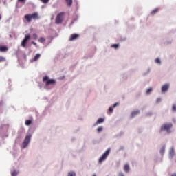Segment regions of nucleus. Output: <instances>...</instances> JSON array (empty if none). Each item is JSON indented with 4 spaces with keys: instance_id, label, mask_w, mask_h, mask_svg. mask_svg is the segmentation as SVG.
Returning a JSON list of instances; mask_svg holds the SVG:
<instances>
[{
    "instance_id": "nucleus-1",
    "label": "nucleus",
    "mask_w": 176,
    "mask_h": 176,
    "mask_svg": "<svg viewBox=\"0 0 176 176\" xmlns=\"http://www.w3.org/2000/svg\"><path fill=\"white\" fill-rule=\"evenodd\" d=\"M173 127H174L173 122H166L161 125L160 133V134H166V135H170V134H173V133H174Z\"/></svg>"
},
{
    "instance_id": "nucleus-2",
    "label": "nucleus",
    "mask_w": 176,
    "mask_h": 176,
    "mask_svg": "<svg viewBox=\"0 0 176 176\" xmlns=\"http://www.w3.org/2000/svg\"><path fill=\"white\" fill-rule=\"evenodd\" d=\"M31 138H32V135H31V133H28L22 142L21 149H27V148H28V146L31 142Z\"/></svg>"
},
{
    "instance_id": "nucleus-3",
    "label": "nucleus",
    "mask_w": 176,
    "mask_h": 176,
    "mask_svg": "<svg viewBox=\"0 0 176 176\" xmlns=\"http://www.w3.org/2000/svg\"><path fill=\"white\" fill-rule=\"evenodd\" d=\"M110 149H107L98 159V163L99 164H102L103 162H105L107 160V158L108 156H109V152Z\"/></svg>"
},
{
    "instance_id": "nucleus-4",
    "label": "nucleus",
    "mask_w": 176,
    "mask_h": 176,
    "mask_svg": "<svg viewBox=\"0 0 176 176\" xmlns=\"http://www.w3.org/2000/svg\"><path fill=\"white\" fill-rule=\"evenodd\" d=\"M43 82L45 83V86H49V85H56V80L50 79L47 76L43 78Z\"/></svg>"
},
{
    "instance_id": "nucleus-5",
    "label": "nucleus",
    "mask_w": 176,
    "mask_h": 176,
    "mask_svg": "<svg viewBox=\"0 0 176 176\" xmlns=\"http://www.w3.org/2000/svg\"><path fill=\"white\" fill-rule=\"evenodd\" d=\"M170 83L166 82L161 86V94H166L170 90Z\"/></svg>"
},
{
    "instance_id": "nucleus-6",
    "label": "nucleus",
    "mask_w": 176,
    "mask_h": 176,
    "mask_svg": "<svg viewBox=\"0 0 176 176\" xmlns=\"http://www.w3.org/2000/svg\"><path fill=\"white\" fill-rule=\"evenodd\" d=\"M64 20V12H60L57 14L56 18V24H61Z\"/></svg>"
},
{
    "instance_id": "nucleus-7",
    "label": "nucleus",
    "mask_w": 176,
    "mask_h": 176,
    "mask_svg": "<svg viewBox=\"0 0 176 176\" xmlns=\"http://www.w3.org/2000/svg\"><path fill=\"white\" fill-rule=\"evenodd\" d=\"M168 156H169V159L173 160L174 158V156H175V148H174V147H170L168 151Z\"/></svg>"
},
{
    "instance_id": "nucleus-8",
    "label": "nucleus",
    "mask_w": 176,
    "mask_h": 176,
    "mask_svg": "<svg viewBox=\"0 0 176 176\" xmlns=\"http://www.w3.org/2000/svg\"><path fill=\"white\" fill-rule=\"evenodd\" d=\"M31 38L30 35H25V38H23V40L21 42V46H22V47H25V43H27V42L28 41V40Z\"/></svg>"
},
{
    "instance_id": "nucleus-9",
    "label": "nucleus",
    "mask_w": 176,
    "mask_h": 176,
    "mask_svg": "<svg viewBox=\"0 0 176 176\" xmlns=\"http://www.w3.org/2000/svg\"><path fill=\"white\" fill-rule=\"evenodd\" d=\"M105 122V119L104 118H99L97 120V121L94 124V127H96V126H98V124H102Z\"/></svg>"
},
{
    "instance_id": "nucleus-10",
    "label": "nucleus",
    "mask_w": 176,
    "mask_h": 176,
    "mask_svg": "<svg viewBox=\"0 0 176 176\" xmlns=\"http://www.w3.org/2000/svg\"><path fill=\"white\" fill-rule=\"evenodd\" d=\"M116 107H119V102L115 103L113 106L109 108V112L110 113H113V109L116 108Z\"/></svg>"
},
{
    "instance_id": "nucleus-11",
    "label": "nucleus",
    "mask_w": 176,
    "mask_h": 176,
    "mask_svg": "<svg viewBox=\"0 0 176 176\" xmlns=\"http://www.w3.org/2000/svg\"><path fill=\"white\" fill-rule=\"evenodd\" d=\"M78 38H79V34H74L70 36L69 41H76V39H78Z\"/></svg>"
},
{
    "instance_id": "nucleus-12",
    "label": "nucleus",
    "mask_w": 176,
    "mask_h": 176,
    "mask_svg": "<svg viewBox=\"0 0 176 176\" xmlns=\"http://www.w3.org/2000/svg\"><path fill=\"white\" fill-rule=\"evenodd\" d=\"M138 115H140V110H135L131 112V118H135Z\"/></svg>"
},
{
    "instance_id": "nucleus-13",
    "label": "nucleus",
    "mask_w": 176,
    "mask_h": 176,
    "mask_svg": "<svg viewBox=\"0 0 176 176\" xmlns=\"http://www.w3.org/2000/svg\"><path fill=\"white\" fill-rule=\"evenodd\" d=\"M153 91V88L152 87H149L146 90V96H151L152 94V92Z\"/></svg>"
},
{
    "instance_id": "nucleus-14",
    "label": "nucleus",
    "mask_w": 176,
    "mask_h": 176,
    "mask_svg": "<svg viewBox=\"0 0 176 176\" xmlns=\"http://www.w3.org/2000/svg\"><path fill=\"white\" fill-rule=\"evenodd\" d=\"M40 57H41V54H36L33 58L30 59L31 63H34V61H37V60H39Z\"/></svg>"
},
{
    "instance_id": "nucleus-15",
    "label": "nucleus",
    "mask_w": 176,
    "mask_h": 176,
    "mask_svg": "<svg viewBox=\"0 0 176 176\" xmlns=\"http://www.w3.org/2000/svg\"><path fill=\"white\" fill-rule=\"evenodd\" d=\"M124 171H125V173H130V164H126L124 166Z\"/></svg>"
},
{
    "instance_id": "nucleus-16",
    "label": "nucleus",
    "mask_w": 176,
    "mask_h": 176,
    "mask_svg": "<svg viewBox=\"0 0 176 176\" xmlns=\"http://www.w3.org/2000/svg\"><path fill=\"white\" fill-rule=\"evenodd\" d=\"M24 19H25V20H27L28 23H31V21L32 20V18L31 17L30 14L25 15Z\"/></svg>"
},
{
    "instance_id": "nucleus-17",
    "label": "nucleus",
    "mask_w": 176,
    "mask_h": 176,
    "mask_svg": "<svg viewBox=\"0 0 176 176\" xmlns=\"http://www.w3.org/2000/svg\"><path fill=\"white\" fill-rule=\"evenodd\" d=\"M19 174H20L19 170H14L11 172V176H17Z\"/></svg>"
},
{
    "instance_id": "nucleus-18",
    "label": "nucleus",
    "mask_w": 176,
    "mask_h": 176,
    "mask_svg": "<svg viewBox=\"0 0 176 176\" xmlns=\"http://www.w3.org/2000/svg\"><path fill=\"white\" fill-rule=\"evenodd\" d=\"M154 63L157 65H162V59L160 58H156L154 60Z\"/></svg>"
},
{
    "instance_id": "nucleus-19",
    "label": "nucleus",
    "mask_w": 176,
    "mask_h": 176,
    "mask_svg": "<svg viewBox=\"0 0 176 176\" xmlns=\"http://www.w3.org/2000/svg\"><path fill=\"white\" fill-rule=\"evenodd\" d=\"M102 130H104V126H100L99 127H98L96 129V131H97L98 134H100V133H102Z\"/></svg>"
},
{
    "instance_id": "nucleus-20",
    "label": "nucleus",
    "mask_w": 176,
    "mask_h": 176,
    "mask_svg": "<svg viewBox=\"0 0 176 176\" xmlns=\"http://www.w3.org/2000/svg\"><path fill=\"white\" fill-rule=\"evenodd\" d=\"M67 176H76V173L74 170H70L67 173Z\"/></svg>"
},
{
    "instance_id": "nucleus-21",
    "label": "nucleus",
    "mask_w": 176,
    "mask_h": 176,
    "mask_svg": "<svg viewBox=\"0 0 176 176\" xmlns=\"http://www.w3.org/2000/svg\"><path fill=\"white\" fill-rule=\"evenodd\" d=\"M113 49H115L116 50H118V49H119V47H120V45L119 44H113L111 46Z\"/></svg>"
},
{
    "instance_id": "nucleus-22",
    "label": "nucleus",
    "mask_w": 176,
    "mask_h": 176,
    "mask_svg": "<svg viewBox=\"0 0 176 176\" xmlns=\"http://www.w3.org/2000/svg\"><path fill=\"white\" fill-rule=\"evenodd\" d=\"M0 52H8V47L5 46H0Z\"/></svg>"
},
{
    "instance_id": "nucleus-23",
    "label": "nucleus",
    "mask_w": 176,
    "mask_h": 176,
    "mask_svg": "<svg viewBox=\"0 0 176 176\" xmlns=\"http://www.w3.org/2000/svg\"><path fill=\"white\" fill-rule=\"evenodd\" d=\"M151 72V69H147L144 73V76H146V75H148Z\"/></svg>"
},
{
    "instance_id": "nucleus-24",
    "label": "nucleus",
    "mask_w": 176,
    "mask_h": 176,
    "mask_svg": "<svg viewBox=\"0 0 176 176\" xmlns=\"http://www.w3.org/2000/svg\"><path fill=\"white\" fill-rule=\"evenodd\" d=\"M166 152V146H162L160 153H161V155H163L164 153H165Z\"/></svg>"
},
{
    "instance_id": "nucleus-25",
    "label": "nucleus",
    "mask_w": 176,
    "mask_h": 176,
    "mask_svg": "<svg viewBox=\"0 0 176 176\" xmlns=\"http://www.w3.org/2000/svg\"><path fill=\"white\" fill-rule=\"evenodd\" d=\"M30 16L32 17V19H36V17H38V13L35 12L34 14H30Z\"/></svg>"
},
{
    "instance_id": "nucleus-26",
    "label": "nucleus",
    "mask_w": 176,
    "mask_h": 176,
    "mask_svg": "<svg viewBox=\"0 0 176 176\" xmlns=\"http://www.w3.org/2000/svg\"><path fill=\"white\" fill-rule=\"evenodd\" d=\"M45 41H46V38H45V37H41L38 39V42H40V43H43V42H45Z\"/></svg>"
},
{
    "instance_id": "nucleus-27",
    "label": "nucleus",
    "mask_w": 176,
    "mask_h": 176,
    "mask_svg": "<svg viewBox=\"0 0 176 176\" xmlns=\"http://www.w3.org/2000/svg\"><path fill=\"white\" fill-rule=\"evenodd\" d=\"M31 123H32L31 120H27L25 121V124L26 126H30V124H31Z\"/></svg>"
},
{
    "instance_id": "nucleus-28",
    "label": "nucleus",
    "mask_w": 176,
    "mask_h": 176,
    "mask_svg": "<svg viewBox=\"0 0 176 176\" xmlns=\"http://www.w3.org/2000/svg\"><path fill=\"white\" fill-rule=\"evenodd\" d=\"M65 1L68 6H71L72 5V0H65Z\"/></svg>"
},
{
    "instance_id": "nucleus-29",
    "label": "nucleus",
    "mask_w": 176,
    "mask_h": 176,
    "mask_svg": "<svg viewBox=\"0 0 176 176\" xmlns=\"http://www.w3.org/2000/svg\"><path fill=\"white\" fill-rule=\"evenodd\" d=\"M172 112H176V104H173L172 105Z\"/></svg>"
},
{
    "instance_id": "nucleus-30",
    "label": "nucleus",
    "mask_w": 176,
    "mask_h": 176,
    "mask_svg": "<svg viewBox=\"0 0 176 176\" xmlns=\"http://www.w3.org/2000/svg\"><path fill=\"white\" fill-rule=\"evenodd\" d=\"M159 12V9H157V8H155V9H154L152 12H151V14H156V12Z\"/></svg>"
},
{
    "instance_id": "nucleus-31",
    "label": "nucleus",
    "mask_w": 176,
    "mask_h": 176,
    "mask_svg": "<svg viewBox=\"0 0 176 176\" xmlns=\"http://www.w3.org/2000/svg\"><path fill=\"white\" fill-rule=\"evenodd\" d=\"M160 102H162V98H158L156 99V104H160Z\"/></svg>"
},
{
    "instance_id": "nucleus-32",
    "label": "nucleus",
    "mask_w": 176,
    "mask_h": 176,
    "mask_svg": "<svg viewBox=\"0 0 176 176\" xmlns=\"http://www.w3.org/2000/svg\"><path fill=\"white\" fill-rule=\"evenodd\" d=\"M6 58L3 56H0V63H2V61H5Z\"/></svg>"
},
{
    "instance_id": "nucleus-33",
    "label": "nucleus",
    "mask_w": 176,
    "mask_h": 176,
    "mask_svg": "<svg viewBox=\"0 0 176 176\" xmlns=\"http://www.w3.org/2000/svg\"><path fill=\"white\" fill-rule=\"evenodd\" d=\"M33 39H35V40L38 39V35H36V34H33Z\"/></svg>"
},
{
    "instance_id": "nucleus-34",
    "label": "nucleus",
    "mask_w": 176,
    "mask_h": 176,
    "mask_svg": "<svg viewBox=\"0 0 176 176\" xmlns=\"http://www.w3.org/2000/svg\"><path fill=\"white\" fill-rule=\"evenodd\" d=\"M43 3H47L49 2V0H40Z\"/></svg>"
},
{
    "instance_id": "nucleus-35",
    "label": "nucleus",
    "mask_w": 176,
    "mask_h": 176,
    "mask_svg": "<svg viewBox=\"0 0 176 176\" xmlns=\"http://www.w3.org/2000/svg\"><path fill=\"white\" fill-rule=\"evenodd\" d=\"M118 176H126L123 172H119Z\"/></svg>"
},
{
    "instance_id": "nucleus-36",
    "label": "nucleus",
    "mask_w": 176,
    "mask_h": 176,
    "mask_svg": "<svg viewBox=\"0 0 176 176\" xmlns=\"http://www.w3.org/2000/svg\"><path fill=\"white\" fill-rule=\"evenodd\" d=\"M26 0H18V2H21V3H25Z\"/></svg>"
},
{
    "instance_id": "nucleus-37",
    "label": "nucleus",
    "mask_w": 176,
    "mask_h": 176,
    "mask_svg": "<svg viewBox=\"0 0 176 176\" xmlns=\"http://www.w3.org/2000/svg\"><path fill=\"white\" fill-rule=\"evenodd\" d=\"M172 122L175 124L176 123V119L175 118H172Z\"/></svg>"
},
{
    "instance_id": "nucleus-38",
    "label": "nucleus",
    "mask_w": 176,
    "mask_h": 176,
    "mask_svg": "<svg viewBox=\"0 0 176 176\" xmlns=\"http://www.w3.org/2000/svg\"><path fill=\"white\" fill-rule=\"evenodd\" d=\"M32 45H34V46H37L36 43H35V42H34V41H32Z\"/></svg>"
},
{
    "instance_id": "nucleus-39",
    "label": "nucleus",
    "mask_w": 176,
    "mask_h": 176,
    "mask_svg": "<svg viewBox=\"0 0 176 176\" xmlns=\"http://www.w3.org/2000/svg\"><path fill=\"white\" fill-rule=\"evenodd\" d=\"M171 176H176V173L173 174Z\"/></svg>"
},
{
    "instance_id": "nucleus-40",
    "label": "nucleus",
    "mask_w": 176,
    "mask_h": 176,
    "mask_svg": "<svg viewBox=\"0 0 176 176\" xmlns=\"http://www.w3.org/2000/svg\"><path fill=\"white\" fill-rule=\"evenodd\" d=\"M0 20H2V16L0 15Z\"/></svg>"
},
{
    "instance_id": "nucleus-41",
    "label": "nucleus",
    "mask_w": 176,
    "mask_h": 176,
    "mask_svg": "<svg viewBox=\"0 0 176 176\" xmlns=\"http://www.w3.org/2000/svg\"><path fill=\"white\" fill-rule=\"evenodd\" d=\"M148 115H149V116H151V115H152V113H149Z\"/></svg>"
},
{
    "instance_id": "nucleus-42",
    "label": "nucleus",
    "mask_w": 176,
    "mask_h": 176,
    "mask_svg": "<svg viewBox=\"0 0 176 176\" xmlns=\"http://www.w3.org/2000/svg\"><path fill=\"white\" fill-rule=\"evenodd\" d=\"M92 176H97L96 174H94Z\"/></svg>"
}]
</instances>
